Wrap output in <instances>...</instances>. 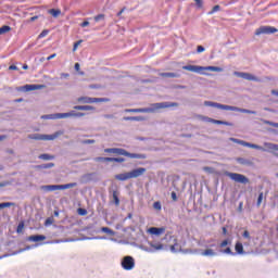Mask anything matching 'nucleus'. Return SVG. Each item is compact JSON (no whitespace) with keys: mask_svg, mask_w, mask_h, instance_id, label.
I'll return each instance as SVG.
<instances>
[{"mask_svg":"<svg viewBox=\"0 0 278 278\" xmlns=\"http://www.w3.org/2000/svg\"><path fill=\"white\" fill-rule=\"evenodd\" d=\"M46 36H49V30H48V29L42 30V31L39 34L38 38H46Z\"/></svg>","mask_w":278,"mask_h":278,"instance_id":"50","label":"nucleus"},{"mask_svg":"<svg viewBox=\"0 0 278 278\" xmlns=\"http://www.w3.org/2000/svg\"><path fill=\"white\" fill-rule=\"evenodd\" d=\"M115 179H117L118 181H127V179H131V174L130 172L117 174L115 175Z\"/></svg>","mask_w":278,"mask_h":278,"instance_id":"20","label":"nucleus"},{"mask_svg":"<svg viewBox=\"0 0 278 278\" xmlns=\"http://www.w3.org/2000/svg\"><path fill=\"white\" fill-rule=\"evenodd\" d=\"M45 88V85H25L22 87L24 92H31L33 90H42Z\"/></svg>","mask_w":278,"mask_h":278,"instance_id":"14","label":"nucleus"},{"mask_svg":"<svg viewBox=\"0 0 278 278\" xmlns=\"http://www.w3.org/2000/svg\"><path fill=\"white\" fill-rule=\"evenodd\" d=\"M96 162H112V157L98 156L94 159Z\"/></svg>","mask_w":278,"mask_h":278,"instance_id":"43","label":"nucleus"},{"mask_svg":"<svg viewBox=\"0 0 278 278\" xmlns=\"http://www.w3.org/2000/svg\"><path fill=\"white\" fill-rule=\"evenodd\" d=\"M63 134L64 131L58 130L52 135L31 134L28 135V138L29 140H56V138H60Z\"/></svg>","mask_w":278,"mask_h":278,"instance_id":"2","label":"nucleus"},{"mask_svg":"<svg viewBox=\"0 0 278 278\" xmlns=\"http://www.w3.org/2000/svg\"><path fill=\"white\" fill-rule=\"evenodd\" d=\"M264 125H269L270 127H277L278 129V123H275V122H270L268 119H262Z\"/></svg>","mask_w":278,"mask_h":278,"instance_id":"42","label":"nucleus"},{"mask_svg":"<svg viewBox=\"0 0 278 278\" xmlns=\"http://www.w3.org/2000/svg\"><path fill=\"white\" fill-rule=\"evenodd\" d=\"M204 105L206 108H217V110H226L229 112L231 105H227V104H220L218 102H213V101H205Z\"/></svg>","mask_w":278,"mask_h":278,"instance_id":"10","label":"nucleus"},{"mask_svg":"<svg viewBox=\"0 0 278 278\" xmlns=\"http://www.w3.org/2000/svg\"><path fill=\"white\" fill-rule=\"evenodd\" d=\"M76 186H77V182L60 185V190H68L70 188H76Z\"/></svg>","mask_w":278,"mask_h":278,"instance_id":"28","label":"nucleus"},{"mask_svg":"<svg viewBox=\"0 0 278 278\" xmlns=\"http://www.w3.org/2000/svg\"><path fill=\"white\" fill-rule=\"evenodd\" d=\"M91 177H92V174H86V175L83 176V179L88 181V180H90Z\"/></svg>","mask_w":278,"mask_h":278,"instance_id":"63","label":"nucleus"},{"mask_svg":"<svg viewBox=\"0 0 278 278\" xmlns=\"http://www.w3.org/2000/svg\"><path fill=\"white\" fill-rule=\"evenodd\" d=\"M123 121H137V122H140V121H143L142 116H126L123 118Z\"/></svg>","mask_w":278,"mask_h":278,"instance_id":"33","label":"nucleus"},{"mask_svg":"<svg viewBox=\"0 0 278 278\" xmlns=\"http://www.w3.org/2000/svg\"><path fill=\"white\" fill-rule=\"evenodd\" d=\"M28 242H40V240H47L45 235H34L27 238Z\"/></svg>","mask_w":278,"mask_h":278,"instance_id":"18","label":"nucleus"},{"mask_svg":"<svg viewBox=\"0 0 278 278\" xmlns=\"http://www.w3.org/2000/svg\"><path fill=\"white\" fill-rule=\"evenodd\" d=\"M40 188L46 192H53L54 190H60V185H45Z\"/></svg>","mask_w":278,"mask_h":278,"instance_id":"19","label":"nucleus"},{"mask_svg":"<svg viewBox=\"0 0 278 278\" xmlns=\"http://www.w3.org/2000/svg\"><path fill=\"white\" fill-rule=\"evenodd\" d=\"M94 139H86L81 141L83 144H94Z\"/></svg>","mask_w":278,"mask_h":278,"instance_id":"56","label":"nucleus"},{"mask_svg":"<svg viewBox=\"0 0 278 278\" xmlns=\"http://www.w3.org/2000/svg\"><path fill=\"white\" fill-rule=\"evenodd\" d=\"M233 75L235 77H240L241 79H245L247 81H262V79L251 73L233 72Z\"/></svg>","mask_w":278,"mask_h":278,"instance_id":"7","label":"nucleus"},{"mask_svg":"<svg viewBox=\"0 0 278 278\" xmlns=\"http://www.w3.org/2000/svg\"><path fill=\"white\" fill-rule=\"evenodd\" d=\"M74 110H79V111H83V112H88L90 110H94V108L90 106V105H75Z\"/></svg>","mask_w":278,"mask_h":278,"instance_id":"25","label":"nucleus"},{"mask_svg":"<svg viewBox=\"0 0 278 278\" xmlns=\"http://www.w3.org/2000/svg\"><path fill=\"white\" fill-rule=\"evenodd\" d=\"M264 144H265V147H267V149H269L270 151H278V144L270 143V142H265Z\"/></svg>","mask_w":278,"mask_h":278,"instance_id":"32","label":"nucleus"},{"mask_svg":"<svg viewBox=\"0 0 278 278\" xmlns=\"http://www.w3.org/2000/svg\"><path fill=\"white\" fill-rule=\"evenodd\" d=\"M78 214L79 216H86V214H88V211L86 208H78Z\"/></svg>","mask_w":278,"mask_h":278,"instance_id":"54","label":"nucleus"},{"mask_svg":"<svg viewBox=\"0 0 278 278\" xmlns=\"http://www.w3.org/2000/svg\"><path fill=\"white\" fill-rule=\"evenodd\" d=\"M225 175L226 177H229V179H231L232 181H236V184H249V179L242 174L226 172Z\"/></svg>","mask_w":278,"mask_h":278,"instance_id":"4","label":"nucleus"},{"mask_svg":"<svg viewBox=\"0 0 278 278\" xmlns=\"http://www.w3.org/2000/svg\"><path fill=\"white\" fill-rule=\"evenodd\" d=\"M88 25H90V22L85 21L80 24V27H88Z\"/></svg>","mask_w":278,"mask_h":278,"instance_id":"64","label":"nucleus"},{"mask_svg":"<svg viewBox=\"0 0 278 278\" xmlns=\"http://www.w3.org/2000/svg\"><path fill=\"white\" fill-rule=\"evenodd\" d=\"M84 240H108V237H86Z\"/></svg>","mask_w":278,"mask_h":278,"instance_id":"44","label":"nucleus"},{"mask_svg":"<svg viewBox=\"0 0 278 278\" xmlns=\"http://www.w3.org/2000/svg\"><path fill=\"white\" fill-rule=\"evenodd\" d=\"M113 201L115 205H121V200L118 199V191H113Z\"/></svg>","mask_w":278,"mask_h":278,"instance_id":"37","label":"nucleus"},{"mask_svg":"<svg viewBox=\"0 0 278 278\" xmlns=\"http://www.w3.org/2000/svg\"><path fill=\"white\" fill-rule=\"evenodd\" d=\"M148 232L151 236H162V233H166V228L164 227H150Z\"/></svg>","mask_w":278,"mask_h":278,"instance_id":"12","label":"nucleus"},{"mask_svg":"<svg viewBox=\"0 0 278 278\" xmlns=\"http://www.w3.org/2000/svg\"><path fill=\"white\" fill-rule=\"evenodd\" d=\"M161 77L175 78V77H179V74H177V73H161Z\"/></svg>","mask_w":278,"mask_h":278,"instance_id":"36","label":"nucleus"},{"mask_svg":"<svg viewBox=\"0 0 278 278\" xmlns=\"http://www.w3.org/2000/svg\"><path fill=\"white\" fill-rule=\"evenodd\" d=\"M182 71H189L190 73H199L200 75H210L207 73L202 72L203 66L199 65H184Z\"/></svg>","mask_w":278,"mask_h":278,"instance_id":"9","label":"nucleus"},{"mask_svg":"<svg viewBox=\"0 0 278 278\" xmlns=\"http://www.w3.org/2000/svg\"><path fill=\"white\" fill-rule=\"evenodd\" d=\"M216 12H220V5L213 7L212 11L208 12V15L212 16V14H216Z\"/></svg>","mask_w":278,"mask_h":278,"instance_id":"45","label":"nucleus"},{"mask_svg":"<svg viewBox=\"0 0 278 278\" xmlns=\"http://www.w3.org/2000/svg\"><path fill=\"white\" fill-rule=\"evenodd\" d=\"M104 153H116V148H106L104 149Z\"/></svg>","mask_w":278,"mask_h":278,"instance_id":"57","label":"nucleus"},{"mask_svg":"<svg viewBox=\"0 0 278 278\" xmlns=\"http://www.w3.org/2000/svg\"><path fill=\"white\" fill-rule=\"evenodd\" d=\"M110 99L108 98H93V103H108Z\"/></svg>","mask_w":278,"mask_h":278,"instance_id":"41","label":"nucleus"},{"mask_svg":"<svg viewBox=\"0 0 278 278\" xmlns=\"http://www.w3.org/2000/svg\"><path fill=\"white\" fill-rule=\"evenodd\" d=\"M224 253H226L227 255L236 256L235 252L231 251V248H226V249L224 250Z\"/></svg>","mask_w":278,"mask_h":278,"instance_id":"55","label":"nucleus"},{"mask_svg":"<svg viewBox=\"0 0 278 278\" xmlns=\"http://www.w3.org/2000/svg\"><path fill=\"white\" fill-rule=\"evenodd\" d=\"M203 170H204V173H208V174L214 173V168L207 167V166L203 167Z\"/></svg>","mask_w":278,"mask_h":278,"instance_id":"58","label":"nucleus"},{"mask_svg":"<svg viewBox=\"0 0 278 278\" xmlns=\"http://www.w3.org/2000/svg\"><path fill=\"white\" fill-rule=\"evenodd\" d=\"M102 18H105V15L99 14L94 17L96 23H99V21H102Z\"/></svg>","mask_w":278,"mask_h":278,"instance_id":"59","label":"nucleus"},{"mask_svg":"<svg viewBox=\"0 0 278 278\" xmlns=\"http://www.w3.org/2000/svg\"><path fill=\"white\" fill-rule=\"evenodd\" d=\"M213 123H215V125H226L227 127H231V123L229 122L213 119Z\"/></svg>","mask_w":278,"mask_h":278,"instance_id":"40","label":"nucleus"},{"mask_svg":"<svg viewBox=\"0 0 278 278\" xmlns=\"http://www.w3.org/2000/svg\"><path fill=\"white\" fill-rule=\"evenodd\" d=\"M12 205H14V203H12V202L0 203V210H3L5 207H12Z\"/></svg>","mask_w":278,"mask_h":278,"instance_id":"46","label":"nucleus"},{"mask_svg":"<svg viewBox=\"0 0 278 278\" xmlns=\"http://www.w3.org/2000/svg\"><path fill=\"white\" fill-rule=\"evenodd\" d=\"M31 249H34L33 245H27L26 248L14 251V252L10 253L9 255H20V253H25V251H29Z\"/></svg>","mask_w":278,"mask_h":278,"instance_id":"26","label":"nucleus"},{"mask_svg":"<svg viewBox=\"0 0 278 278\" xmlns=\"http://www.w3.org/2000/svg\"><path fill=\"white\" fill-rule=\"evenodd\" d=\"M100 231H102V233H108L109 236H116V232L108 227H102Z\"/></svg>","mask_w":278,"mask_h":278,"instance_id":"31","label":"nucleus"},{"mask_svg":"<svg viewBox=\"0 0 278 278\" xmlns=\"http://www.w3.org/2000/svg\"><path fill=\"white\" fill-rule=\"evenodd\" d=\"M231 244V238L225 239L224 241L220 242L219 247L220 249H225V247Z\"/></svg>","mask_w":278,"mask_h":278,"instance_id":"39","label":"nucleus"},{"mask_svg":"<svg viewBox=\"0 0 278 278\" xmlns=\"http://www.w3.org/2000/svg\"><path fill=\"white\" fill-rule=\"evenodd\" d=\"M111 162H117L118 164L125 162L124 157H111Z\"/></svg>","mask_w":278,"mask_h":278,"instance_id":"47","label":"nucleus"},{"mask_svg":"<svg viewBox=\"0 0 278 278\" xmlns=\"http://www.w3.org/2000/svg\"><path fill=\"white\" fill-rule=\"evenodd\" d=\"M194 2L198 10H201L203 8V0H194Z\"/></svg>","mask_w":278,"mask_h":278,"instance_id":"48","label":"nucleus"},{"mask_svg":"<svg viewBox=\"0 0 278 278\" xmlns=\"http://www.w3.org/2000/svg\"><path fill=\"white\" fill-rule=\"evenodd\" d=\"M263 200H264V193L261 192V193L258 194L256 205H258V206L262 205V201H263Z\"/></svg>","mask_w":278,"mask_h":278,"instance_id":"49","label":"nucleus"},{"mask_svg":"<svg viewBox=\"0 0 278 278\" xmlns=\"http://www.w3.org/2000/svg\"><path fill=\"white\" fill-rule=\"evenodd\" d=\"M41 118L43 121H58L60 118H64V113H54V114L42 115Z\"/></svg>","mask_w":278,"mask_h":278,"instance_id":"13","label":"nucleus"},{"mask_svg":"<svg viewBox=\"0 0 278 278\" xmlns=\"http://www.w3.org/2000/svg\"><path fill=\"white\" fill-rule=\"evenodd\" d=\"M81 45V40H78L74 43L73 51H77V47Z\"/></svg>","mask_w":278,"mask_h":278,"instance_id":"60","label":"nucleus"},{"mask_svg":"<svg viewBox=\"0 0 278 278\" xmlns=\"http://www.w3.org/2000/svg\"><path fill=\"white\" fill-rule=\"evenodd\" d=\"M12 29V27L4 25L2 27H0V36H3V34H8V31H10Z\"/></svg>","mask_w":278,"mask_h":278,"instance_id":"34","label":"nucleus"},{"mask_svg":"<svg viewBox=\"0 0 278 278\" xmlns=\"http://www.w3.org/2000/svg\"><path fill=\"white\" fill-rule=\"evenodd\" d=\"M242 236H243L244 238H247L248 240L251 239V235L249 233V230H245V231L242 233Z\"/></svg>","mask_w":278,"mask_h":278,"instance_id":"62","label":"nucleus"},{"mask_svg":"<svg viewBox=\"0 0 278 278\" xmlns=\"http://www.w3.org/2000/svg\"><path fill=\"white\" fill-rule=\"evenodd\" d=\"M201 255H203L204 257H216V255H218V253H216L214 250L212 249H207L205 251H203L201 253Z\"/></svg>","mask_w":278,"mask_h":278,"instance_id":"24","label":"nucleus"},{"mask_svg":"<svg viewBox=\"0 0 278 278\" xmlns=\"http://www.w3.org/2000/svg\"><path fill=\"white\" fill-rule=\"evenodd\" d=\"M149 244H150V248L147 245H139L138 248L141 251H144L146 253H155L157 251L164 250V244H162V243L150 242Z\"/></svg>","mask_w":278,"mask_h":278,"instance_id":"5","label":"nucleus"},{"mask_svg":"<svg viewBox=\"0 0 278 278\" xmlns=\"http://www.w3.org/2000/svg\"><path fill=\"white\" fill-rule=\"evenodd\" d=\"M153 207H154V210H162V203L160 202V201H156V202H154L153 203Z\"/></svg>","mask_w":278,"mask_h":278,"instance_id":"51","label":"nucleus"},{"mask_svg":"<svg viewBox=\"0 0 278 278\" xmlns=\"http://www.w3.org/2000/svg\"><path fill=\"white\" fill-rule=\"evenodd\" d=\"M235 251H236L235 252L236 255H247V252L244 251V245L240 241L236 242Z\"/></svg>","mask_w":278,"mask_h":278,"instance_id":"15","label":"nucleus"},{"mask_svg":"<svg viewBox=\"0 0 278 278\" xmlns=\"http://www.w3.org/2000/svg\"><path fill=\"white\" fill-rule=\"evenodd\" d=\"M25 227V224L22 222L17 225V228H16V232L17 233H21V231H23V228Z\"/></svg>","mask_w":278,"mask_h":278,"instance_id":"53","label":"nucleus"},{"mask_svg":"<svg viewBox=\"0 0 278 278\" xmlns=\"http://www.w3.org/2000/svg\"><path fill=\"white\" fill-rule=\"evenodd\" d=\"M147 173V168L139 167L136 169L130 170V179H136L138 177H142Z\"/></svg>","mask_w":278,"mask_h":278,"instance_id":"11","label":"nucleus"},{"mask_svg":"<svg viewBox=\"0 0 278 278\" xmlns=\"http://www.w3.org/2000/svg\"><path fill=\"white\" fill-rule=\"evenodd\" d=\"M39 160H45V161H49V160H55V156L54 155H51V154H47V153H43V154H40L38 156Z\"/></svg>","mask_w":278,"mask_h":278,"instance_id":"30","label":"nucleus"},{"mask_svg":"<svg viewBox=\"0 0 278 278\" xmlns=\"http://www.w3.org/2000/svg\"><path fill=\"white\" fill-rule=\"evenodd\" d=\"M128 153L129 152H127V150H125V149L116 148L117 155H124L125 157H127Z\"/></svg>","mask_w":278,"mask_h":278,"instance_id":"38","label":"nucleus"},{"mask_svg":"<svg viewBox=\"0 0 278 278\" xmlns=\"http://www.w3.org/2000/svg\"><path fill=\"white\" fill-rule=\"evenodd\" d=\"M48 14H51L54 18H58V16H60V14H62V11L59 9H50L48 11Z\"/></svg>","mask_w":278,"mask_h":278,"instance_id":"29","label":"nucleus"},{"mask_svg":"<svg viewBox=\"0 0 278 278\" xmlns=\"http://www.w3.org/2000/svg\"><path fill=\"white\" fill-rule=\"evenodd\" d=\"M53 166H55V164L46 163V164L38 165L37 168L47 169V168H53Z\"/></svg>","mask_w":278,"mask_h":278,"instance_id":"35","label":"nucleus"},{"mask_svg":"<svg viewBox=\"0 0 278 278\" xmlns=\"http://www.w3.org/2000/svg\"><path fill=\"white\" fill-rule=\"evenodd\" d=\"M230 142H235L236 144H241V147H248L249 149H256V151H268L266 150V148L255 144V143H251V142H247L244 140H240V139H236V138H230Z\"/></svg>","mask_w":278,"mask_h":278,"instance_id":"3","label":"nucleus"},{"mask_svg":"<svg viewBox=\"0 0 278 278\" xmlns=\"http://www.w3.org/2000/svg\"><path fill=\"white\" fill-rule=\"evenodd\" d=\"M178 105L179 104L177 102H157V103L151 104L150 108L126 109L125 112L149 114L151 112H157V110H164L166 108H177Z\"/></svg>","mask_w":278,"mask_h":278,"instance_id":"1","label":"nucleus"},{"mask_svg":"<svg viewBox=\"0 0 278 278\" xmlns=\"http://www.w3.org/2000/svg\"><path fill=\"white\" fill-rule=\"evenodd\" d=\"M83 116H86V113H77L75 111L63 113V118H71V117L81 118Z\"/></svg>","mask_w":278,"mask_h":278,"instance_id":"17","label":"nucleus"},{"mask_svg":"<svg viewBox=\"0 0 278 278\" xmlns=\"http://www.w3.org/2000/svg\"><path fill=\"white\" fill-rule=\"evenodd\" d=\"M50 225H53V218L48 217V218L46 219V222H45V226H46V227H50Z\"/></svg>","mask_w":278,"mask_h":278,"instance_id":"52","label":"nucleus"},{"mask_svg":"<svg viewBox=\"0 0 278 278\" xmlns=\"http://www.w3.org/2000/svg\"><path fill=\"white\" fill-rule=\"evenodd\" d=\"M229 112H241V114H257V112L255 111H251L249 109H240L238 106H231V105H230Z\"/></svg>","mask_w":278,"mask_h":278,"instance_id":"16","label":"nucleus"},{"mask_svg":"<svg viewBox=\"0 0 278 278\" xmlns=\"http://www.w3.org/2000/svg\"><path fill=\"white\" fill-rule=\"evenodd\" d=\"M277 34V28L273 26H261L255 30V36Z\"/></svg>","mask_w":278,"mask_h":278,"instance_id":"8","label":"nucleus"},{"mask_svg":"<svg viewBox=\"0 0 278 278\" xmlns=\"http://www.w3.org/2000/svg\"><path fill=\"white\" fill-rule=\"evenodd\" d=\"M237 162L238 164H241V166H253V162H251L249 159L238 157Z\"/></svg>","mask_w":278,"mask_h":278,"instance_id":"22","label":"nucleus"},{"mask_svg":"<svg viewBox=\"0 0 278 278\" xmlns=\"http://www.w3.org/2000/svg\"><path fill=\"white\" fill-rule=\"evenodd\" d=\"M79 103H94V98L90 97H80L78 98Z\"/></svg>","mask_w":278,"mask_h":278,"instance_id":"27","label":"nucleus"},{"mask_svg":"<svg viewBox=\"0 0 278 278\" xmlns=\"http://www.w3.org/2000/svg\"><path fill=\"white\" fill-rule=\"evenodd\" d=\"M121 266L124 270H134V268H136V260H134L132 256H124Z\"/></svg>","mask_w":278,"mask_h":278,"instance_id":"6","label":"nucleus"},{"mask_svg":"<svg viewBox=\"0 0 278 278\" xmlns=\"http://www.w3.org/2000/svg\"><path fill=\"white\" fill-rule=\"evenodd\" d=\"M205 51V48L203 46H198L197 53H203Z\"/></svg>","mask_w":278,"mask_h":278,"instance_id":"61","label":"nucleus"},{"mask_svg":"<svg viewBox=\"0 0 278 278\" xmlns=\"http://www.w3.org/2000/svg\"><path fill=\"white\" fill-rule=\"evenodd\" d=\"M202 71H212L213 73H223V67H218V66H202Z\"/></svg>","mask_w":278,"mask_h":278,"instance_id":"23","label":"nucleus"},{"mask_svg":"<svg viewBox=\"0 0 278 278\" xmlns=\"http://www.w3.org/2000/svg\"><path fill=\"white\" fill-rule=\"evenodd\" d=\"M127 157H130V160H147V154L128 152Z\"/></svg>","mask_w":278,"mask_h":278,"instance_id":"21","label":"nucleus"}]
</instances>
